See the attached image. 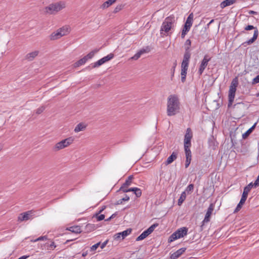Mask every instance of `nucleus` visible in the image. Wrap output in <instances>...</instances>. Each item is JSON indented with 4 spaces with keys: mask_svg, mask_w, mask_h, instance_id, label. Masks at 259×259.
Returning <instances> with one entry per match:
<instances>
[{
    "mask_svg": "<svg viewBox=\"0 0 259 259\" xmlns=\"http://www.w3.org/2000/svg\"><path fill=\"white\" fill-rule=\"evenodd\" d=\"M180 103L176 95H171L167 98L166 113L168 116L176 115L180 112Z\"/></svg>",
    "mask_w": 259,
    "mask_h": 259,
    "instance_id": "obj_1",
    "label": "nucleus"
},
{
    "mask_svg": "<svg viewBox=\"0 0 259 259\" xmlns=\"http://www.w3.org/2000/svg\"><path fill=\"white\" fill-rule=\"evenodd\" d=\"M175 17L171 15L167 17L162 23L160 33L161 36L170 35L172 32L171 31L174 27Z\"/></svg>",
    "mask_w": 259,
    "mask_h": 259,
    "instance_id": "obj_2",
    "label": "nucleus"
},
{
    "mask_svg": "<svg viewBox=\"0 0 259 259\" xmlns=\"http://www.w3.org/2000/svg\"><path fill=\"white\" fill-rule=\"evenodd\" d=\"M66 7V2L64 1H60L56 3L50 4L45 7V13L49 14H54L61 11Z\"/></svg>",
    "mask_w": 259,
    "mask_h": 259,
    "instance_id": "obj_3",
    "label": "nucleus"
},
{
    "mask_svg": "<svg viewBox=\"0 0 259 259\" xmlns=\"http://www.w3.org/2000/svg\"><path fill=\"white\" fill-rule=\"evenodd\" d=\"M188 231V229L187 227H182L178 229L169 237L168 239V242L171 243L179 238L183 237L187 235Z\"/></svg>",
    "mask_w": 259,
    "mask_h": 259,
    "instance_id": "obj_4",
    "label": "nucleus"
},
{
    "mask_svg": "<svg viewBox=\"0 0 259 259\" xmlns=\"http://www.w3.org/2000/svg\"><path fill=\"white\" fill-rule=\"evenodd\" d=\"M193 14L192 13L190 14H189V15L187 17V20L183 26L181 33V37L182 38H184L185 35L189 31L190 28L193 24Z\"/></svg>",
    "mask_w": 259,
    "mask_h": 259,
    "instance_id": "obj_5",
    "label": "nucleus"
},
{
    "mask_svg": "<svg viewBox=\"0 0 259 259\" xmlns=\"http://www.w3.org/2000/svg\"><path fill=\"white\" fill-rule=\"evenodd\" d=\"M74 141V138L72 137L66 138L57 143L53 148L55 151H59L66 148L71 144Z\"/></svg>",
    "mask_w": 259,
    "mask_h": 259,
    "instance_id": "obj_6",
    "label": "nucleus"
},
{
    "mask_svg": "<svg viewBox=\"0 0 259 259\" xmlns=\"http://www.w3.org/2000/svg\"><path fill=\"white\" fill-rule=\"evenodd\" d=\"M244 29L245 30H250L254 29L253 37L248 40L242 43V45L246 47L247 45H249L253 43L257 38L258 35V31L256 27H254L253 25H248L246 26Z\"/></svg>",
    "mask_w": 259,
    "mask_h": 259,
    "instance_id": "obj_7",
    "label": "nucleus"
},
{
    "mask_svg": "<svg viewBox=\"0 0 259 259\" xmlns=\"http://www.w3.org/2000/svg\"><path fill=\"white\" fill-rule=\"evenodd\" d=\"M189 59H183L181 64V81L183 83L186 81V75L189 67Z\"/></svg>",
    "mask_w": 259,
    "mask_h": 259,
    "instance_id": "obj_8",
    "label": "nucleus"
},
{
    "mask_svg": "<svg viewBox=\"0 0 259 259\" xmlns=\"http://www.w3.org/2000/svg\"><path fill=\"white\" fill-rule=\"evenodd\" d=\"M214 204L212 203H210L207 210L206 213L205 215V217L204 220L202 222V224L200 226V231H202L203 230V226L206 223H208L210 220L211 215L212 213V211L214 209Z\"/></svg>",
    "mask_w": 259,
    "mask_h": 259,
    "instance_id": "obj_9",
    "label": "nucleus"
},
{
    "mask_svg": "<svg viewBox=\"0 0 259 259\" xmlns=\"http://www.w3.org/2000/svg\"><path fill=\"white\" fill-rule=\"evenodd\" d=\"M210 60L211 57H210L208 55L206 54L204 55L203 59L201 62L197 72L199 76L202 74L204 70L208 65V62L210 61Z\"/></svg>",
    "mask_w": 259,
    "mask_h": 259,
    "instance_id": "obj_10",
    "label": "nucleus"
},
{
    "mask_svg": "<svg viewBox=\"0 0 259 259\" xmlns=\"http://www.w3.org/2000/svg\"><path fill=\"white\" fill-rule=\"evenodd\" d=\"M193 137V133L191 129L188 127L186 130L184 138V147H190L191 146V139Z\"/></svg>",
    "mask_w": 259,
    "mask_h": 259,
    "instance_id": "obj_11",
    "label": "nucleus"
},
{
    "mask_svg": "<svg viewBox=\"0 0 259 259\" xmlns=\"http://www.w3.org/2000/svg\"><path fill=\"white\" fill-rule=\"evenodd\" d=\"M208 38V33L207 32V27L202 28L199 34H197V39L199 42L203 43L205 42Z\"/></svg>",
    "mask_w": 259,
    "mask_h": 259,
    "instance_id": "obj_12",
    "label": "nucleus"
},
{
    "mask_svg": "<svg viewBox=\"0 0 259 259\" xmlns=\"http://www.w3.org/2000/svg\"><path fill=\"white\" fill-rule=\"evenodd\" d=\"M191 46V41L190 39H188L185 42V53L183 56V59H190L191 53L190 52V47Z\"/></svg>",
    "mask_w": 259,
    "mask_h": 259,
    "instance_id": "obj_13",
    "label": "nucleus"
},
{
    "mask_svg": "<svg viewBox=\"0 0 259 259\" xmlns=\"http://www.w3.org/2000/svg\"><path fill=\"white\" fill-rule=\"evenodd\" d=\"M33 213V212L32 210H29L20 213L18 217V221L21 222L23 221H26L30 219L31 217L32 216Z\"/></svg>",
    "mask_w": 259,
    "mask_h": 259,
    "instance_id": "obj_14",
    "label": "nucleus"
},
{
    "mask_svg": "<svg viewBox=\"0 0 259 259\" xmlns=\"http://www.w3.org/2000/svg\"><path fill=\"white\" fill-rule=\"evenodd\" d=\"M236 89H231L229 88V102H228V107L231 106L232 105V103L234 101L235 93H236Z\"/></svg>",
    "mask_w": 259,
    "mask_h": 259,
    "instance_id": "obj_15",
    "label": "nucleus"
},
{
    "mask_svg": "<svg viewBox=\"0 0 259 259\" xmlns=\"http://www.w3.org/2000/svg\"><path fill=\"white\" fill-rule=\"evenodd\" d=\"M254 186L252 183H250L248 185L244 188L243 192L241 198L246 200L248 193L250 192L251 188Z\"/></svg>",
    "mask_w": 259,
    "mask_h": 259,
    "instance_id": "obj_16",
    "label": "nucleus"
},
{
    "mask_svg": "<svg viewBox=\"0 0 259 259\" xmlns=\"http://www.w3.org/2000/svg\"><path fill=\"white\" fill-rule=\"evenodd\" d=\"M186 250V248H181L170 255L171 259H177Z\"/></svg>",
    "mask_w": 259,
    "mask_h": 259,
    "instance_id": "obj_17",
    "label": "nucleus"
},
{
    "mask_svg": "<svg viewBox=\"0 0 259 259\" xmlns=\"http://www.w3.org/2000/svg\"><path fill=\"white\" fill-rule=\"evenodd\" d=\"M178 154V151H174L172 154L167 158L166 161H165V164L168 165L171 163L174 160H175Z\"/></svg>",
    "mask_w": 259,
    "mask_h": 259,
    "instance_id": "obj_18",
    "label": "nucleus"
},
{
    "mask_svg": "<svg viewBox=\"0 0 259 259\" xmlns=\"http://www.w3.org/2000/svg\"><path fill=\"white\" fill-rule=\"evenodd\" d=\"M64 36V33H61V32H60L58 30L56 31V32H53L50 35V38L52 40H54L58 39L61 37L62 36Z\"/></svg>",
    "mask_w": 259,
    "mask_h": 259,
    "instance_id": "obj_19",
    "label": "nucleus"
},
{
    "mask_svg": "<svg viewBox=\"0 0 259 259\" xmlns=\"http://www.w3.org/2000/svg\"><path fill=\"white\" fill-rule=\"evenodd\" d=\"M237 0H225L220 4V7L224 9L226 7L231 6L236 2Z\"/></svg>",
    "mask_w": 259,
    "mask_h": 259,
    "instance_id": "obj_20",
    "label": "nucleus"
},
{
    "mask_svg": "<svg viewBox=\"0 0 259 259\" xmlns=\"http://www.w3.org/2000/svg\"><path fill=\"white\" fill-rule=\"evenodd\" d=\"M39 53V51H35L34 52L27 54L25 57L26 60L28 61H32L34 58L36 57Z\"/></svg>",
    "mask_w": 259,
    "mask_h": 259,
    "instance_id": "obj_21",
    "label": "nucleus"
},
{
    "mask_svg": "<svg viewBox=\"0 0 259 259\" xmlns=\"http://www.w3.org/2000/svg\"><path fill=\"white\" fill-rule=\"evenodd\" d=\"M66 230L75 234H79L81 232L80 227L79 226H72L67 228Z\"/></svg>",
    "mask_w": 259,
    "mask_h": 259,
    "instance_id": "obj_22",
    "label": "nucleus"
},
{
    "mask_svg": "<svg viewBox=\"0 0 259 259\" xmlns=\"http://www.w3.org/2000/svg\"><path fill=\"white\" fill-rule=\"evenodd\" d=\"M244 104L243 103H237L234 105V111L237 112L239 110H244Z\"/></svg>",
    "mask_w": 259,
    "mask_h": 259,
    "instance_id": "obj_23",
    "label": "nucleus"
},
{
    "mask_svg": "<svg viewBox=\"0 0 259 259\" xmlns=\"http://www.w3.org/2000/svg\"><path fill=\"white\" fill-rule=\"evenodd\" d=\"M128 191L130 192H133L137 197L139 198L142 195V191L140 188L137 187H133L129 188Z\"/></svg>",
    "mask_w": 259,
    "mask_h": 259,
    "instance_id": "obj_24",
    "label": "nucleus"
},
{
    "mask_svg": "<svg viewBox=\"0 0 259 259\" xmlns=\"http://www.w3.org/2000/svg\"><path fill=\"white\" fill-rule=\"evenodd\" d=\"M87 127V125L84 123L80 122L78 123L74 128V132L75 133H78L80 131H82L85 129Z\"/></svg>",
    "mask_w": 259,
    "mask_h": 259,
    "instance_id": "obj_25",
    "label": "nucleus"
},
{
    "mask_svg": "<svg viewBox=\"0 0 259 259\" xmlns=\"http://www.w3.org/2000/svg\"><path fill=\"white\" fill-rule=\"evenodd\" d=\"M97 228V227L95 224H88L84 228L85 231L87 232H91L95 230Z\"/></svg>",
    "mask_w": 259,
    "mask_h": 259,
    "instance_id": "obj_26",
    "label": "nucleus"
},
{
    "mask_svg": "<svg viewBox=\"0 0 259 259\" xmlns=\"http://www.w3.org/2000/svg\"><path fill=\"white\" fill-rule=\"evenodd\" d=\"M216 141L213 137V136H211L208 140V143L209 146L211 147L213 149H215V147L217 146V144H216Z\"/></svg>",
    "mask_w": 259,
    "mask_h": 259,
    "instance_id": "obj_27",
    "label": "nucleus"
},
{
    "mask_svg": "<svg viewBox=\"0 0 259 259\" xmlns=\"http://www.w3.org/2000/svg\"><path fill=\"white\" fill-rule=\"evenodd\" d=\"M132 231V229L128 228L126 230H124L121 232H119V235L121 237V240H123L127 236L130 235Z\"/></svg>",
    "mask_w": 259,
    "mask_h": 259,
    "instance_id": "obj_28",
    "label": "nucleus"
},
{
    "mask_svg": "<svg viewBox=\"0 0 259 259\" xmlns=\"http://www.w3.org/2000/svg\"><path fill=\"white\" fill-rule=\"evenodd\" d=\"M116 0H108L104 2L101 6L102 9H105L108 8L109 6L114 4Z\"/></svg>",
    "mask_w": 259,
    "mask_h": 259,
    "instance_id": "obj_29",
    "label": "nucleus"
},
{
    "mask_svg": "<svg viewBox=\"0 0 259 259\" xmlns=\"http://www.w3.org/2000/svg\"><path fill=\"white\" fill-rule=\"evenodd\" d=\"M246 200H245L242 198H241L240 202L237 204V207H236L234 211V213L237 212L241 209L243 205L244 204Z\"/></svg>",
    "mask_w": 259,
    "mask_h": 259,
    "instance_id": "obj_30",
    "label": "nucleus"
},
{
    "mask_svg": "<svg viewBox=\"0 0 259 259\" xmlns=\"http://www.w3.org/2000/svg\"><path fill=\"white\" fill-rule=\"evenodd\" d=\"M186 198V193L185 191H184L182 193L179 199H178V204L179 206H181L183 202Z\"/></svg>",
    "mask_w": 259,
    "mask_h": 259,
    "instance_id": "obj_31",
    "label": "nucleus"
},
{
    "mask_svg": "<svg viewBox=\"0 0 259 259\" xmlns=\"http://www.w3.org/2000/svg\"><path fill=\"white\" fill-rule=\"evenodd\" d=\"M150 234L148 233V231L145 230L136 238V241H139L142 240L146 238Z\"/></svg>",
    "mask_w": 259,
    "mask_h": 259,
    "instance_id": "obj_32",
    "label": "nucleus"
},
{
    "mask_svg": "<svg viewBox=\"0 0 259 259\" xmlns=\"http://www.w3.org/2000/svg\"><path fill=\"white\" fill-rule=\"evenodd\" d=\"M190 147H184L185 153L186 155V159L191 160L192 154L190 149Z\"/></svg>",
    "mask_w": 259,
    "mask_h": 259,
    "instance_id": "obj_33",
    "label": "nucleus"
},
{
    "mask_svg": "<svg viewBox=\"0 0 259 259\" xmlns=\"http://www.w3.org/2000/svg\"><path fill=\"white\" fill-rule=\"evenodd\" d=\"M238 85V78L237 77H236L232 80L231 85L229 88H231V89H236Z\"/></svg>",
    "mask_w": 259,
    "mask_h": 259,
    "instance_id": "obj_34",
    "label": "nucleus"
},
{
    "mask_svg": "<svg viewBox=\"0 0 259 259\" xmlns=\"http://www.w3.org/2000/svg\"><path fill=\"white\" fill-rule=\"evenodd\" d=\"M58 30L61 33H64V35H65L69 32V27L68 26H65L59 28Z\"/></svg>",
    "mask_w": 259,
    "mask_h": 259,
    "instance_id": "obj_35",
    "label": "nucleus"
},
{
    "mask_svg": "<svg viewBox=\"0 0 259 259\" xmlns=\"http://www.w3.org/2000/svg\"><path fill=\"white\" fill-rule=\"evenodd\" d=\"M133 175H130L128 177V178L125 180V182L123 183L124 186H129L131 185L132 183V180L134 179Z\"/></svg>",
    "mask_w": 259,
    "mask_h": 259,
    "instance_id": "obj_36",
    "label": "nucleus"
},
{
    "mask_svg": "<svg viewBox=\"0 0 259 259\" xmlns=\"http://www.w3.org/2000/svg\"><path fill=\"white\" fill-rule=\"evenodd\" d=\"M130 200V197L125 194V196L124 197L122 198V199H120L116 201V203H115V205H119L121 204L123 202V201H128Z\"/></svg>",
    "mask_w": 259,
    "mask_h": 259,
    "instance_id": "obj_37",
    "label": "nucleus"
},
{
    "mask_svg": "<svg viewBox=\"0 0 259 259\" xmlns=\"http://www.w3.org/2000/svg\"><path fill=\"white\" fill-rule=\"evenodd\" d=\"M114 57V54L112 53H110L107 56L101 58L102 60H103V63H105L106 62L110 60Z\"/></svg>",
    "mask_w": 259,
    "mask_h": 259,
    "instance_id": "obj_38",
    "label": "nucleus"
},
{
    "mask_svg": "<svg viewBox=\"0 0 259 259\" xmlns=\"http://www.w3.org/2000/svg\"><path fill=\"white\" fill-rule=\"evenodd\" d=\"M158 226V224L155 223L151 225L149 228H148L147 230H146L147 231H148V233L150 234L153 232V231L154 230L155 228H156Z\"/></svg>",
    "mask_w": 259,
    "mask_h": 259,
    "instance_id": "obj_39",
    "label": "nucleus"
},
{
    "mask_svg": "<svg viewBox=\"0 0 259 259\" xmlns=\"http://www.w3.org/2000/svg\"><path fill=\"white\" fill-rule=\"evenodd\" d=\"M104 63H103V60H102V59L99 60L98 61L95 62L93 64H91V65H92V68H96V67H99L101 65H102V64H103Z\"/></svg>",
    "mask_w": 259,
    "mask_h": 259,
    "instance_id": "obj_40",
    "label": "nucleus"
},
{
    "mask_svg": "<svg viewBox=\"0 0 259 259\" xmlns=\"http://www.w3.org/2000/svg\"><path fill=\"white\" fill-rule=\"evenodd\" d=\"M84 59H83V58H81L78 60L77 62H76L74 64V67H78L80 66V65H82L84 64H85L86 62L84 60Z\"/></svg>",
    "mask_w": 259,
    "mask_h": 259,
    "instance_id": "obj_41",
    "label": "nucleus"
},
{
    "mask_svg": "<svg viewBox=\"0 0 259 259\" xmlns=\"http://www.w3.org/2000/svg\"><path fill=\"white\" fill-rule=\"evenodd\" d=\"M94 217H95L97 218L98 221H101L105 219V215L101 213H99V212L96 213Z\"/></svg>",
    "mask_w": 259,
    "mask_h": 259,
    "instance_id": "obj_42",
    "label": "nucleus"
},
{
    "mask_svg": "<svg viewBox=\"0 0 259 259\" xmlns=\"http://www.w3.org/2000/svg\"><path fill=\"white\" fill-rule=\"evenodd\" d=\"M194 189V185L192 184H189L186 188L185 192H187L188 193H190L193 191Z\"/></svg>",
    "mask_w": 259,
    "mask_h": 259,
    "instance_id": "obj_43",
    "label": "nucleus"
},
{
    "mask_svg": "<svg viewBox=\"0 0 259 259\" xmlns=\"http://www.w3.org/2000/svg\"><path fill=\"white\" fill-rule=\"evenodd\" d=\"M177 61H175V62L173 64V66L171 69V79H172L173 77L174 76L175 71V68L177 66Z\"/></svg>",
    "mask_w": 259,
    "mask_h": 259,
    "instance_id": "obj_44",
    "label": "nucleus"
},
{
    "mask_svg": "<svg viewBox=\"0 0 259 259\" xmlns=\"http://www.w3.org/2000/svg\"><path fill=\"white\" fill-rule=\"evenodd\" d=\"M98 51V50H95L91 51L88 55H87V58H88L89 59H92L94 57L95 54L97 53Z\"/></svg>",
    "mask_w": 259,
    "mask_h": 259,
    "instance_id": "obj_45",
    "label": "nucleus"
},
{
    "mask_svg": "<svg viewBox=\"0 0 259 259\" xmlns=\"http://www.w3.org/2000/svg\"><path fill=\"white\" fill-rule=\"evenodd\" d=\"M252 131H251V130L249 128L245 133H244L242 135L243 139H246L249 136V135L252 133Z\"/></svg>",
    "mask_w": 259,
    "mask_h": 259,
    "instance_id": "obj_46",
    "label": "nucleus"
},
{
    "mask_svg": "<svg viewBox=\"0 0 259 259\" xmlns=\"http://www.w3.org/2000/svg\"><path fill=\"white\" fill-rule=\"evenodd\" d=\"M127 187L128 186H124V184H123L120 187V188L118 191H121L124 193L130 192V191H128L129 189L126 188V187Z\"/></svg>",
    "mask_w": 259,
    "mask_h": 259,
    "instance_id": "obj_47",
    "label": "nucleus"
},
{
    "mask_svg": "<svg viewBox=\"0 0 259 259\" xmlns=\"http://www.w3.org/2000/svg\"><path fill=\"white\" fill-rule=\"evenodd\" d=\"M123 8V6L122 5H117L113 11V13H116L121 10Z\"/></svg>",
    "mask_w": 259,
    "mask_h": 259,
    "instance_id": "obj_48",
    "label": "nucleus"
},
{
    "mask_svg": "<svg viewBox=\"0 0 259 259\" xmlns=\"http://www.w3.org/2000/svg\"><path fill=\"white\" fill-rule=\"evenodd\" d=\"M45 109V107L44 106H42L41 107H40L39 108H38L36 111V113L37 114H39L40 113H41Z\"/></svg>",
    "mask_w": 259,
    "mask_h": 259,
    "instance_id": "obj_49",
    "label": "nucleus"
},
{
    "mask_svg": "<svg viewBox=\"0 0 259 259\" xmlns=\"http://www.w3.org/2000/svg\"><path fill=\"white\" fill-rule=\"evenodd\" d=\"M140 53L138 52L134 56L131 58V59L137 60L141 57Z\"/></svg>",
    "mask_w": 259,
    "mask_h": 259,
    "instance_id": "obj_50",
    "label": "nucleus"
},
{
    "mask_svg": "<svg viewBox=\"0 0 259 259\" xmlns=\"http://www.w3.org/2000/svg\"><path fill=\"white\" fill-rule=\"evenodd\" d=\"M150 51V49L148 47L146 48V49H142L141 50L139 51V53H140L141 55L143 54L144 53L148 52Z\"/></svg>",
    "mask_w": 259,
    "mask_h": 259,
    "instance_id": "obj_51",
    "label": "nucleus"
},
{
    "mask_svg": "<svg viewBox=\"0 0 259 259\" xmlns=\"http://www.w3.org/2000/svg\"><path fill=\"white\" fill-rule=\"evenodd\" d=\"M259 83V74L257 75L255 77H254L252 83L253 84Z\"/></svg>",
    "mask_w": 259,
    "mask_h": 259,
    "instance_id": "obj_52",
    "label": "nucleus"
},
{
    "mask_svg": "<svg viewBox=\"0 0 259 259\" xmlns=\"http://www.w3.org/2000/svg\"><path fill=\"white\" fill-rule=\"evenodd\" d=\"M98 248V245H96V244H95L90 247V251L93 252L95 251Z\"/></svg>",
    "mask_w": 259,
    "mask_h": 259,
    "instance_id": "obj_53",
    "label": "nucleus"
},
{
    "mask_svg": "<svg viewBox=\"0 0 259 259\" xmlns=\"http://www.w3.org/2000/svg\"><path fill=\"white\" fill-rule=\"evenodd\" d=\"M113 237H114V240H120L121 236H120V235H119V233H116L114 235Z\"/></svg>",
    "mask_w": 259,
    "mask_h": 259,
    "instance_id": "obj_54",
    "label": "nucleus"
},
{
    "mask_svg": "<svg viewBox=\"0 0 259 259\" xmlns=\"http://www.w3.org/2000/svg\"><path fill=\"white\" fill-rule=\"evenodd\" d=\"M109 240L107 239L106 241H105L103 243H102L100 246L101 248L103 249L106 246Z\"/></svg>",
    "mask_w": 259,
    "mask_h": 259,
    "instance_id": "obj_55",
    "label": "nucleus"
},
{
    "mask_svg": "<svg viewBox=\"0 0 259 259\" xmlns=\"http://www.w3.org/2000/svg\"><path fill=\"white\" fill-rule=\"evenodd\" d=\"M191 160H190V159H186L185 163L186 168H187L189 167V166L190 165V164L191 163Z\"/></svg>",
    "mask_w": 259,
    "mask_h": 259,
    "instance_id": "obj_56",
    "label": "nucleus"
},
{
    "mask_svg": "<svg viewBox=\"0 0 259 259\" xmlns=\"http://www.w3.org/2000/svg\"><path fill=\"white\" fill-rule=\"evenodd\" d=\"M47 237L46 236H41V237H39L38 238H37L35 240V241H39V240H47Z\"/></svg>",
    "mask_w": 259,
    "mask_h": 259,
    "instance_id": "obj_57",
    "label": "nucleus"
},
{
    "mask_svg": "<svg viewBox=\"0 0 259 259\" xmlns=\"http://www.w3.org/2000/svg\"><path fill=\"white\" fill-rule=\"evenodd\" d=\"M49 246L50 248H55L56 247L54 242H52L50 244Z\"/></svg>",
    "mask_w": 259,
    "mask_h": 259,
    "instance_id": "obj_58",
    "label": "nucleus"
},
{
    "mask_svg": "<svg viewBox=\"0 0 259 259\" xmlns=\"http://www.w3.org/2000/svg\"><path fill=\"white\" fill-rule=\"evenodd\" d=\"M106 208V206L105 205H103L102 206L101 208L100 209V210L99 211V213H101Z\"/></svg>",
    "mask_w": 259,
    "mask_h": 259,
    "instance_id": "obj_59",
    "label": "nucleus"
},
{
    "mask_svg": "<svg viewBox=\"0 0 259 259\" xmlns=\"http://www.w3.org/2000/svg\"><path fill=\"white\" fill-rule=\"evenodd\" d=\"M248 13L249 14H250V15L251 14H257V13L256 12L252 11V10L249 11Z\"/></svg>",
    "mask_w": 259,
    "mask_h": 259,
    "instance_id": "obj_60",
    "label": "nucleus"
},
{
    "mask_svg": "<svg viewBox=\"0 0 259 259\" xmlns=\"http://www.w3.org/2000/svg\"><path fill=\"white\" fill-rule=\"evenodd\" d=\"M117 214H118V212H115L114 213L112 214L110 217H111L112 219H113V218H114L115 217H116Z\"/></svg>",
    "mask_w": 259,
    "mask_h": 259,
    "instance_id": "obj_61",
    "label": "nucleus"
},
{
    "mask_svg": "<svg viewBox=\"0 0 259 259\" xmlns=\"http://www.w3.org/2000/svg\"><path fill=\"white\" fill-rule=\"evenodd\" d=\"M88 251H84L82 253V256L83 257H85L87 255H88Z\"/></svg>",
    "mask_w": 259,
    "mask_h": 259,
    "instance_id": "obj_62",
    "label": "nucleus"
},
{
    "mask_svg": "<svg viewBox=\"0 0 259 259\" xmlns=\"http://www.w3.org/2000/svg\"><path fill=\"white\" fill-rule=\"evenodd\" d=\"M213 22H214V20L213 19L211 20L207 24V27H208L209 25L210 24H211L212 23H213Z\"/></svg>",
    "mask_w": 259,
    "mask_h": 259,
    "instance_id": "obj_63",
    "label": "nucleus"
},
{
    "mask_svg": "<svg viewBox=\"0 0 259 259\" xmlns=\"http://www.w3.org/2000/svg\"><path fill=\"white\" fill-rule=\"evenodd\" d=\"M82 58H83V59H84V61H85V62H86L89 60V58H87V55H86V56H84Z\"/></svg>",
    "mask_w": 259,
    "mask_h": 259,
    "instance_id": "obj_64",
    "label": "nucleus"
}]
</instances>
